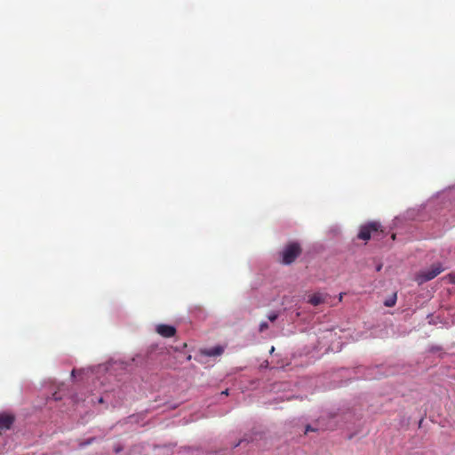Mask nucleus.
I'll return each instance as SVG.
<instances>
[{
  "label": "nucleus",
  "mask_w": 455,
  "mask_h": 455,
  "mask_svg": "<svg viewBox=\"0 0 455 455\" xmlns=\"http://www.w3.org/2000/svg\"><path fill=\"white\" fill-rule=\"evenodd\" d=\"M301 247L296 242L289 243L280 252L281 262L284 265H290L301 254Z\"/></svg>",
  "instance_id": "1"
},
{
  "label": "nucleus",
  "mask_w": 455,
  "mask_h": 455,
  "mask_svg": "<svg viewBox=\"0 0 455 455\" xmlns=\"http://www.w3.org/2000/svg\"><path fill=\"white\" fill-rule=\"evenodd\" d=\"M382 232L380 223L372 221L361 227L357 237L361 240L368 241L371 237L379 236Z\"/></svg>",
  "instance_id": "2"
},
{
  "label": "nucleus",
  "mask_w": 455,
  "mask_h": 455,
  "mask_svg": "<svg viewBox=\"0 0 455 455\" xmlns=\"http://www.w3.org/2000/svg\"><path fill=\"white\" fill-rule=\"evenodd\" d=\"M444 268L440 263L433 264L429 269L422 270L416 275L415 280L419 284H422L427 281L434 279L441 274Z\"/></svg>",
  "instance_id": "3"
},
{
  "label": "nucleus",
  "mask_w": 455,
  "mask_h": 455,
  "mask_svg": "<svg viewBox=\"0 0 455 455\" xmlns=\"http://www.w3.org/2000/svg\"><path fill=\"white\" fill-rule=\"evenodd\" d=\"M156 332L164 338H171L176 334V328L168 324H158L156 328Z\"/></svg>",
  "instance_id": "4"
},
{
  "label": "nucleus",
  "mask_w": 455,
  "mask_h": 455,
  "mask_svg": "<svg viewBox=\"0 0 455 455\" xmlns=\"http://www.w3.org/2000/svg\"><path fill=\"white\" fill-rule=\"evenodd\" d=\"M14 422V417L7 413H0V434L11 428Z\"/></svg>",
  "instance_id": "5"
},
{
  "label": "nucleus",
  "mask_w": 455,
  "mask_h": 455,
  "mask_svg": "<svg viewBox=\"0 0 455 455\" xmlns=\"http://www.w3.org/2000/svg\"><path fill=\"white\" fill-rule=\"evenodd\" d=\"M329 298V294L327 293H321V292H315L309 296L307 302L315 307L319 306L323 303H325L327 301V299Z\"/></svg>",
  "instance_id": "6"
},
{
  "label": "nucleus",
  "mask_w": 455,
  "mask_h": 455,
  "mask_svg": "<svg viewBox=\"0 0 455 455\" xmlns=\"http://www.w3.org/2000/svg\"><path fill=\"white\" fill-rule=\"evenodd\" d=\"M224 349L220 346L204 349L202 353L207 356H218L223 353Z\"/></svg>",
  "instance_id": "7"
},
{
  "label": "nucleus",
  "mask_w": 455,
  "mask_h": 455,
  "mask_svg": "<svg viewBox=\"0 0 455 455\" xmlns=\"http://www.w3.org/2000/svg\"><path fill=\"white\" fill-rule=\"evenodd\" d=\"M395 302H396V294H395L392 299H389L386 300L384 302V305L386 307H390L395 306Z\"/></svg>",
  "instance_id": "8"
},
{
  "label": "nucleus",
  "mask_w": 455,
  "mask_h": 455,
  "mask_svg": "<svg viewBox=\"0 0 455 455\" xmlns=\"http://www.w3.org/2000/svg\"><path fill=\"white\" fill-rule=\"evenodd\" d=\"M267 329H268V324L267 322H262L260 323L259 324V331L260 332H263L264 331H266Z\"/></svg>",
  "instance_id": "9"
},
{
  "label": "nucleus",
  "mask_w": 455,
  "mask_h": 455,
  "mask_svg": "<svg viewBox=\"0 0 455 455\" xmlns=\"http://www.w3.org/2000/svg\"><path fill=\"white\" fill-rule=\"evenodd\" d=\"M93 441H94V438H89V439H88V440H86L85 442H81V443H79V446H80V447H84V446H85V445H89V444H91Z\"/></svg>",
  "instance_id": "10"
},
{
  "label": "nucleus",
  "mask_w": 455,
  "mask_h": 455,
  "mask_svg": "<svg viewBox=\"0 0 455 455\" xmlns=\"http://www.w3.org/2000/svg\"><path fill=\"white\" fill-rule=\"evenodd\" d=\"M278 317V314L276 313H271L267 315V318L269 319V321L271 322H275Z\"/></svg>",
  "instance_id": "11"
},
{
  "label": "nucleus",
  "mask_w": 455,
  "mask_h": 455,
  "mask_svg": "<svg viewBox=\"0 0 455 455\" xmlns=\"http://www.w3.org/2000/svg\"><path fill=\"white\" fill-rule=\"evenodd\" d=\"M309 431H315V429L312 428L310 426H307L305 433L307 434Z\"/></svg>",
  "instance_id": "12"
},
{
  "label": "nucleus",
  "mask_w": 455,
  "mask_h": 455,
  "mask_svg": "<svg viewBox=\"0 0 455 455\" xmlns=\"http://www.w3.org/2000/svg\"><path fill=\"white\" fill-rule=\"evenodd\" d=\"M344 294L345 293H343V292L339 294V301L342 300Z\"/></svg>",
  "instance_id": "13"
},
{
  "label": "nucleus",
  "mask_w": 455,
  "mask_h": 455,
  "mask_svg": "<svg viewBox=\"0 0 455 455\" xmlns=\"http://www.w3.org/2000/svg\"><path fill=\"white\" fill-rule=\"evenodd\" d=\"M242 442H243V440H241L239 443H235V447H237Z\"/></svg>",
  "instance_id": "14"
},
{
  "label": "nucleus",
  "mask_w": 455,
  "mask_h": 455,
  "mask_svg": "<svg viewBox=\"0 0 455 455\" xmlns=\"http://www.w3.org/2000/svg\"><path fill=\"white\" fill-rule=\"evenodd\" d=\"M449 276L451 277V279H453V274H449Z\"/></svg>",
  "instance_id": "15"
},
{
  "label": "nucleus",
  "mask_w": 455,
  "mask_h": 455,
  "mask_svg": "<svg viewBox=\"0 0 455 455\" xmlns=\"http://www.w3.org/2000/svg\"><path fill=\"white\" fill-rule=\"evenodd\" d=\"M395 234H393V235H392V239H395Z\"/></svg>",
  "instance_id": "16"
},
{
  "label": "nucleus",
  "mask_w": 455,
  "mask_h": 455,
  "mask_svg": "<svg viewBox=\"0 0 455 455\" xmlns=\"http://www.w3.org/2000/svg\"><path fill=\"white\" fill-rule=\"evenodd\" d=\"M274 349H275V347H272V348H271L270 352H271V353H272V352H274Z\"/></svg>",
  "instance_id": "17"
},
{
  "label": "nucleus",
  "mask_w": 455,
  "mask_h": 455,
  "mask_svg": "<svg viewBox=\"0 0 455 455\" xmlns=\"http://www.w3.org/2000/svg\"><path fill=\"white\" fill-rule=\"evenodd\" d=\"M223 394H224V395H228V390L224 391V392H223Z\"/></svg>",
  "instance_id": "18"
}]
</instances>
